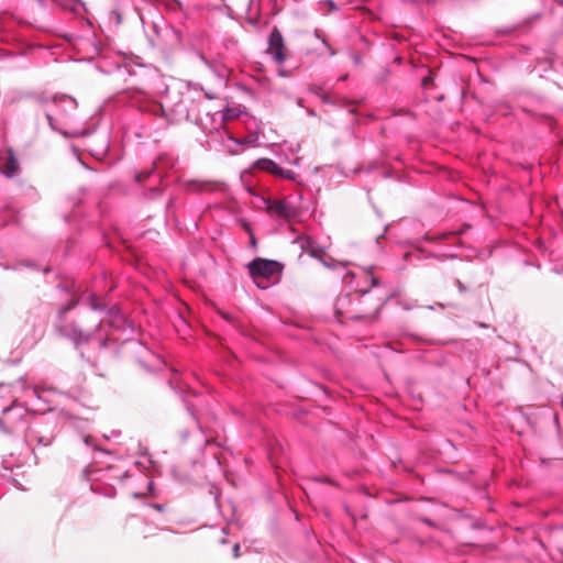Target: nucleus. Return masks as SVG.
Wrapping results in <instances>:
<instances>
[{
    "mask_svg": "<svg viewBox=\"0 0 563 563\" xmlns=\"http://www.w3.org/2000/svg\"><path fill=\"white\" fill-rule=\"evenodd\" d=\"M268 210L279 218H291L296 216L297 207L294 206L288 199L274 201L268 206Z\"/></svg>",
    "mask_w": 563,
    "mask_h": 563,
    "instance_id": "9",
    "label": "nucleus"
},
{
    "mask_svg": "<svg viewBox=\"0 0 563 563\" xmlns=\"http://www.w3.org/2000/svg\"><path fill=\"white\" fill-rule=\"evenodd\" d=\"M247 268L253 278H271L282 272V265L278 262L260 257L251 261Z\"/></svg>",
    "mask_w": 563,
    "mask_h": 563,
    "instance_id": "5",
    "label": "nucleus"
},
{
    "mask_svg": "<svg viewBox=\"0 0 563 563\" xmlns=\"http://www.w3.org/2000/svg\"><path fill=\"white\" fill-rule=\"evenodd\" d=\"M450 235H455V232L446 233V234H444V238H448V236H450Z\"/></svg>",
    "mask_w": 563,
    "mask_h": 563,
    "instance_id": "30",
    "label": "nucleus"
},
{
    "mask_svg": "<svg viewBox=\"0 0 563 563\" xmlns=\"http://www.w3.org/2000/svg\"><path fill=\"white\" fill-rule=\"evenodd\" d=\"M187 410H188V412L190 413V416H191L194 419H196V416H195V412H194L192 407H190L189 405H187Z\"/></svg>",
    "mask_w": 563,
    "mask_h": 563,
    "instance_id": "25",
    "label": "nucleus"
},
{
    "mask_svg": "<svg viewBox=\"0 0 563 563\" xmlns=\"http://www.w3.org/2000/svg\"><path fill=\"white\" fill-rule=\"evenodd\" d=\"M367 274L371 276L372 287H376L379 285V282L376 277L373 276V267L367 268Z\"/></svg>",
    "mask_w": 563,
    "mask_h": 563,
    "instance_id": "16",
    "label": "nucleus"
},
{
    "mask_svg": "<svg viewBox=\"0 0 563 563\" xmlns=\"http://www.w3.org/2000/svg\"><path fill=\"white\" fill-rule=\"evenodd\" d=\"M257 166L275 176L285 179H295L296 174L290 169L282 168L277 163L269 158H262L257 161Z\"/></svg>",
    "mask_w": 563,
    "mask_h": 563,
    "instance_id": "8",
    "label": "nucleus"
},
{
    "mask_svg": "<svg viewBox=\"0 0 563 563\" xmlns=\"http://www.w3.org/2000/svg\"><path fill=\"white\" fill-rule=\"evenodd\" d=\"M232 551H233V556L239 558L240 556V544L235 543Z\"/></svg>",
    "mask_w": 563,
    "mask_h": 563,
    "instance_id": "21",
    "label": "nucleus"
},
{
    "mask_svg": "<svg viewBox=\"0 0 563 563\" xmlns=\"http://www.w3.org/2000/svg\"><path fill=\"white\" fill-rule=\"evenodd\" d=\"M2 412L3 417L0 418L2 431L5 433L24 431L25 442L33 451L52 445L59 432L58 421L52 416L34 418L25 428L24 408L12 406L4 408Z\"/></svg>",
    "mask_w": 563,
    "mask_h": 563,
    "instance_id": "2",
    "label": "nucleus"
},
{
    "mask_svg": "<svg viewBox=\"0 0 563 563\" xmlns=\"http://www.w3.org/2000/svg\"><path fill=\"white\" fill-rule=\"evenodd\" d=\"M423 522H426V523H427V525H429V526H431V525H432L431 520H429V519H423Z\"/></svg>",
    "mask_w": 563,
    "mask_h": 563,
    "instance_id": "29",
    "label": "nucleus"
},
{
    "mask_svg": "<svg viewBox=\"0 0 563 563\" xmlns=\"http://www.w3.org/2000/svg\"><path fill=\"white\" fill-rule=\"evenodd\" d=\"M87 305L92 312L103 313V317L97 320L93 327H87L89 312L80 316L78 321H63L56 325L57 332L74 342L75 345L88 344L98 341L100 349L108 347L111 343L120 340L115 333H125L123 340H129L134 332L133 325L126 320L117 305H108L95 294H89L86 298Z\"/></svg>",
    "mask_w": 563,
    "mask_h": 563,
    "instance_id": "1",
    "label": "nucleus"
},
{
    "mask_svg": "<svg viewBox=\"0 0 563 563\" xmlns=\"http://www.w3.org/2000/svg\"><path fill=\"white\" fill-rule=\"evenodd\" d=\"M92 438L89 435L84 437V443L88 446H92Z\"/></svg>",
    "mask_w": 563,
    "mask_h": 563,
    "instance_id": "22",
    "label": "nucleus"
},
{
    "mask_svg": "<svg viewBox=\"0 0 563 563\" xmlns=\"http://www.w3.org/2000/svg\"><path fill=\"white\" fill-rule=\"evenodd\" d=\"M352 60L355 65H360L362 63V56L358 53H352Z\"/></svg>",
    "mask_w": 563,
    "mask_h": 563,
    "instance_id": "19",
    "label": "nucleus"
},
{
    "mask_svg": "<svg viewBox=\"0 0 563 563\" xmlns=\"http://www.w3.org/2000/svg\"><path fill=\"white\" fill-rule=\"evenodd\" d=\"M347 79V75H343L340 77V80H346Z\"/></svg>",
    "mask_w": 563,
    "mask_h": 563,
    "instance_id": "31",
    "label": "nucleus"
},
{
    "mask_svg": "<svg viewBox=\"0 0 563 563\" xmlns=\"http://www.w3.org/2000/svg\"><path fill=\"white\" fill-rule=\"evenodd\" d=\"M71 307H64L59 312L60 314L65 313L67 310H69Z\"/></svg>",
    "mask_w": 563,
    "mask_h": 563,
    "instance_id": "27",
    "label": "nucleus"
},
{
    "mask_svg": "<svg viewBox=\"0 0 563 563\" xmlns=\"http://www.w3.org/2000/svg\"><path fill=\"white\" fill-rule=\"evenodd\" d=\"M132 106L139 111L154 117H170L173 121H198L197 104L189 91L180 92L167 88L162 101H155L143 92H137L132 99Z\"/></svg>",
    "mask_w": 563,
    "mask_h": 563,
    "instance_id": "3",
    "label": "nucleus"
},
{
    "mask_svg": "<svg viewBox=\"0 0 563 563\" xmlns=\"http://www.w3.org/2000/svg\"><path fill=\"white\" fill-rule=\"evenodd\" d=\"M32 394H33L34 396H36V397H38V398H40V396H38V390H37L36 388H33V389H32Z\"/></svg>",
    "mask_w": 563,
    "mask_h": 563,
    "instance_id": "28",
    "label": "nucleus"
},
{
    "mask_svg": "<svg viewBox=\"0 0 563 563\" xmlns=\"http://www.w3.org/2000/svg\"><path fill=\"white\" fill-rule=\"evenodd\" d=\"M159 192H161L159 188H158L157 186H153V187H151V188H150V191H148V194H147V197H148V198H154V197H156L157 195H159Z\"/></svg>",
    "mask_w": 563,
    "mask_h": 563,
    "instance_id": "17",
    "label": "nucleus"
},
{
    "mask_svg": "<svg viewBox=\"0 0 563 563\" xmlns=\"http://www.w3.org/2000/svg\"><path fill=\"white\" fill-rule=\"evenodd\" d=\"M250 243L252 247H256V239L253 234H251Z\"/></svg>",
    "mask_w": 563,
    "mask_h": 563,
    "instance_id": "24",
    "label": "nucleus"
},
{
    "mask_svg": "<svg viewBox=\"0 0 563 563\" xmlns=\"http://www.w3.org/2000/svg\"><path fill=\"white\" fill-rule=\"evenodd\" d=\"M56 4L75 14H81L86 11L85 3L81 0H53Z\"/></svg>",
    "mask_w": 563,
    "mask_h": 563,
    "instance_id": "11",
    "label": "nucleus"
},
{
    "mask_svg": "<svg viewBox=\"0 0 563 563\" xmlns=\"http://www.w3.org/2000/svg\"><path fill=\"white\" fill-rule=\"evenodd\" d=\"M19 266H25L29 268H35V263L32 261H22L16 264V266L12 267V269H16ZM5 269H11L10 266H4Z\"/></svg>",
    "mask_w": 563,
    "mask_h": 563,
    "instance_id": "15",
    "label": "nucleus"
},
{
    "mask_svg": "<svg viewBox=\"0 0 563 563\" xmlns=\"http://www.w3.org/2000/svg\"><path fill=\"white\" fill-rule=\"evenodd\" d=\"M479 327H482V328H487V324H485V323H479Z\"/></svg>",
    "mask_w": 563,
    "mask_h": 563,
    "instance_id": "32",
    "label": "nucleus"
},
{
    "mask_svg": "<svg viewBox=\"0 0 563 563\" xmlns=\"http://www.w3.org/2000/svg\"><path fill=\"white\" fill-rule=\"evenodd\" d=\"M313 244L314 243L310 239H307L306 245H302V249L307 251L311 256L318 258V251Z\"/></svg>",
    "mask_w": 563,
    "mask_h": 563,
    "instance_id": "13",
    "label": "nucleus"
},
{
    "mask_svg": "<svg viewBox=\"0 0 563 563\" xmlns=\"http://www.w3.org/2000/svg\"><path fill=\"white\" fill-rule=\"evenodd\" d=\"M2 158H5V164L1 167L2 174L7 177H12L18 169V163L13 150L8 148L3 152H0V159Z\"/></svg>",
    "mask_w": 563,
    "mask_h": 563,
    "instance_id": "10",
    "label": "nucleus"
},
{
    "mask_svg": "<svg viewBox=\"0 0 563 563\" xmlns=\"http://www.w3.org/2000/svg\"><path fill=\"white\" fill-rule=\"evenodd\" d=\"M147 178H154V180H161V173L158 172V167L156 164L151 169H145L140 173H136L134 179L136 183L141 184Z\"/></svg>",
    "mask_w": 563,
    "mask_h": 563,
    "instance_id": "12",
    "label": "nucleus"
},
{
    "mask_svg": "<svg viewBox=\"0 0 563 563\" xmlns=\"http://www.w3.org/2000/svg\"><path fill=\"white\" fill-rule=\"evenodd\" d=\"M321 41H322V44L329 49L330 56H333L335 54V51L331 48V46L329 45V43L327 42L325 38H321Z\"/></svg>",
    "mask_w": 563,
    "mask_h": 563,
    "instance_id": "20",
    "label": "nucleus"
},
{
    "mask_svg": "<svg viewBox=\"0 0 563 563\" xmlns=\"http://www.w3.org/2000/svg\"><path fill=\"white\" fill-rule=\"evenodd\" d=\"M431 81H432L431 77H429V76H428V77H424V78L422 79V86H424V87H426V86H428Z\"/></svg>",
    "mask_w": 563,
    "mask_h": 563,
    "instance_id": "23",
    "label": "nucleus"
},
{
    "mask_svg": "<svg viewBox=\"0 0 563 563\" xmlns=\"http://www.w3.org/2000/svg\"><path fill=\"white\" fill-rule=\"evenodd\" d=\"M205 188L203 184L197 183V181H189L187 184V189L190 191H200Z\"/></svg>",
    "mask_w": 563,
    "mask_h": 563,
    "instance_id": "14",
    "label": "nucleus"
},
{
    "mask_svg": "<svg viewBox=\"0 0 563 563\" xmlns=\"http://www.w3.org/2000/svg\"><path fill=\"white\" fill-rule=\"evenodd\" d=\"M267 52L273 56L278 65H283L286 60L285 43L280 31L274 26L268 37Z\"/></svg>",
    "mask_w": 563,
    "mask_h": 563,
    "instance_id": "6",
    "label": "nucleus"
},
{
    "mask_svg": "<svg viewBox=\"0 0 563 563\" xmlns=\"http://www.w3.org/2000/svg\"><path fill=\"white\" fill-rule=\"evenodd\" d=\"M153 508H155V509H156V510H158V511H162V510H163V505H161V504H154V505H153Z\"/></svg>",
    "mask_w": 563,
    "mask_h": 563,
    "instance_id": "26",
    "label": "nucleus"
},
{
    "mask_svg": "<svg viewBox=\"0 0 563 563\" xmlns=\"http://www.w3.org/2000/svg\"><path fill=\"white\" fill-rule=\"evenodd\" d=\"M55 111L47 112L46 119L49 126L66 136H75L78 134L76 130H69L76 123L75 111L77 101L70 96H60L54 98Z\"/></svg>",
    "mask_w": 563,
    "mask_h": 563,
    "instance_id": "4",
    "label": "nucleus"
},
{
    "mask_svg": "<svg viewBox=\"0 0 563 563\" xmlns=\"http://www.w3.org/2000/svg\"><path fill=\"white\" fill-rule=\"evenodd\" d=\"M454 284L456 285V287L461 294H463L467 290L466 286L460 279L456 278L454 280Z\"/></svg>",
    "mask_w": 563,
    "mask_h": 563,
    "instance_id": "18",
    "label": "nucleus"
},
{
    "mask_svg": "<svg viewBox=\"0 0 563 563\" xmlns=\"http://www.w3.org/2000/svg\"><path fill=\"white\" fill-rule=\"evenodd\" d=\"M87 148L97 159H102L109 151V137L106 133L95 134L87 142Z\"/></svg>",
    "mask_w": 563,
    "mask_h": 563,
    "instance_id": "7",
    "label": "nucleus"
}]
</instances>
